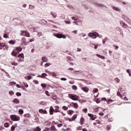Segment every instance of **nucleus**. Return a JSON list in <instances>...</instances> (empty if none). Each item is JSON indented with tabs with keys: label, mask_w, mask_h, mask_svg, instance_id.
Masks as SVG:
<instances>
[{
	"label": "nucleus",
	"mask_w": 131,
	"mask_h": 131,
	"mask_svg": "<svg viewBox=\"0 0 131 131\" xmlns=\"http://www.w3.org/2000/svg\"><path fill=\"white\" fill-rule=\"evenodd\" d=\"M31 78H32V76H28L27 80H30V79H31Z\"/></svg>",
	"instance_id": "6e6d98bb"
},
{
	"label": "nucleus",
	"mask_w": 131,
	"mask_h": 131,
	"mask_svg": "<svg viewBox=\"0 0 131 131\" xmlns=\"http://www.w3.org/2000/svg\"><path fill=\"white\" fill-rule=\"evenodd\" d=\"M40 35H41V32H38L37 34V36L39 37V36H40Z\"/></svg>",
	"instance_id": "8fccbe9b"
},
{
	"label": "nucleus",
	"mask_w": 131,
	"mask_h": 131,
	"mask_svg": "<svg viewBox=\"0 0 131 131\" xmlns=\"http://www.w3.org/2000/svg\"><path fill=\"white\" fill-rule=\"evenodd\" d=\"M54 112H55V113H57L58 112L61 113V111H59V110L57 109V108H55L54 110Z\"/></svg>",
	"instance_id": "c9c22d12"
},
{
	"label": "nucleus",
	"mask_w": 131,
	"mask_h": 131,
	"mask_svg": "<svg viewBox=\"0 0 131 131\" xmlns=\"http://www.w3.org/2000/svg\"><path fill=\"white\" fill-rule=\"evenodd\" d=\"M52 99H53V100H56V99H57V97H56L55 95H53V96H52Z\"/></svg>",
	"instance_id": "e2e57ef3"
},
{
	"label": "nucleus",
	"mask_w": 131,
	"mask_h": 131,
	"mask_svg": "<svg viewBox=\"0 0 131 131\" xmlns=\"http://www.w3.org/2000/svg\"><path fill=\"white\" fill-rule=\"evenodd\" d=\"M18 58H22V59H24V54L20 53L18 55Z\"/></svg>",
	"instance_id": "a211bd4d"
},
{
	"label": "nucleus",
	"mask_w": 131,
	"mask_h": 131,
	"mask_svg": "<svg viewBox=\"0 0 131 131\" xmlns=\"http://www.w3.org/2000/svg\"><path fill=\"white\" fill-rule=\"evenodd\" d=\"M69 97L70 99L73 100V101H77V100H78V96H77L76 95L69 94Z\"/></svg>",
	"instance_id": "f03ea898"
},
{
	"label": "nucleus",
	"mask_w": 131,
	"mask_h": 131,
	"mask_svg": "<svg viewBox=\"0 0 131 131\" xmlns=\"http://www.w3.org/2000/svg\"><path fill=\"white\" fill-rule=\"evenodd\" d=\"M3 37H4V38H7L8 37V34H4V35H3Z\"/></svg>",
	"instance_id": "052dcab7"
},
{
	"label": "nucleus",
	"mask_w": 131,
	"mask_h": 131,
	"mask_svg": "<svg viewBox=\"0 0 131 131\" xmlns=\"http://www.w3.org/2000/svg\"><path fill=\"white\" fill-rule=\"evenodd\" d=\"M97 37H99V38H102V35L99 34V33H98V34L97 35Z\"/></svg>",
	"instance_id": "0e129e2a"
},
{
	"label": "nucleus",
	"mask_w": 131,
	"mask_h": 131,
	"mask_svg": "<svg viewBox=\"0 0 131 131\" xmlns=\"http://www.w3.org/2000/svg\"><path fill=\"white\" fill-rule=\"evenodd\" d=\"M120 23L123 28H127L128 27L127 24H125L123 21H121Z\"/></svg>",
	"instance_id": "423d86ee"
},
{
	"label": "nucleus",
	"mask_w": 131,
	"mask_h": 131,
	"mask_svg": "<svg viewBox=\"0 0 131 131\" xmlns=\"http://www.w3.org/2000/svg\"><path fill=\"white\" fill-rule=\"evenodd\" d=\"M34 82L35 83V84H38V81L36 80H34Z\"/></svg>",
	"instance_id": "69168bd1"
},
{
	"label": "nucleus",
	"mask_w": 131,
	"mask_h": 131,
	"mask_svg": "<svg viewBox=\"0 0 131 131\" xmlns=\"http://www.w3.org/2000/svg\"><path fill=\"white\" fill-rule=\"evenodd\" d=\"M82 91H83V92H85V93H88V92H89V88H88L87 87H84L82 88Z\"/></svg>",
	"instance_id": "4468645a"
},
{
	"label": "nucleus",
	"mask_w": 131,
	"mask_h": 131,
	"mask_svg": "<svg viewBox=\"0 0 131 131\" xmlns=\"http://www.w3.org/2000/svg\"><path fill=\"white\" fill-rule=\"evenodd\" d=\"M126 72L127 73H128L129 76H131V72H130V71H129V70L127 69L126 70Z\"/></svg>",
	"instance_id": "37998d69"
},
{
	"label": "nucleus",
	"mask_w": 131,
	"mask_h": 131,
	"mask_svg": "<svg viewBox=\"0 0 131 131\" xmlns=\"http://www.w3.org/2000/svg\"><path fill=\"white\" fill-rule=\"evenodd\" d=\"M72 88L73 90H74V91H76V90H77V86H76L75 85H73Z\"/></svg>",
	"instance_id": "bb28decb"
},
{
	"label": "nucleus",
	"mask_w": 131,
	"mask_h": 131,
	"mask_svg": "<svg viewBox=\"0 0 131 131\" xmlns=\"http://www.w3.org/2000/svg\"><path fill=\"white\" fill-rule=\"evenodd\" d=\"M50 129V128L46 127L45 129L43 130V131H49Z\"/></svg>",
	"instance_id": "5fc2aeb1"
},
{
	"label": "nucleus",
	"mask_w": 131,
	"mask_h": 131,
	"mask_svg": "<svg viewBox=\"0 0 131 131\" xmlns=\"http://www.w3.org/2000/svg\"><path fill=\"white\" fill-rule=\"evenodd\" d=\"M94 5L96 6V7H99L100 8H106V6L103 4H99L98 3H95Z\"/></svg>",
	"instance_id": "9d476101"
},
{
	"label": "nucleus",
	"mask_w": 131,
	"mask_h": 131,
	"mask_svg": "<svg viewBox=\"0 0 131 131\" xmlns=\"http://www.w3.org/2000/svg\"><path fill=\"white\" fill-rule=\"evenodd\" d=\"M18 113L19 114H23V113H24V111H23V110H19Z\"/></svg>",
	"instance_id": "cd10ccee"
},
{
	"label": "nucleus",
	"mask_w": 131,
	"mask_h": 131,
	"mask_svg": "<svg viewBox=\"0 0 131 131\" xmlns=\"http://www.w3.org/2000/svg\"><path fill=\"white\" fill-rule=\"evenodd\" d=\"M115 81H116V82H117V83H119V82H120V79H119V78H116L114 79Z\"/></svg>",
	"instance_id": "4be33fe9"
},
{
	"label": "nucleus",
	"mask_w": 131,
	"mask_h": 131,
	"mask_svg": "<svg viewBox=\"0 0 131 131\" xmlns=\"http://www.w3.org/2000/svg\"><path fill=\"white\" fill-rule=\"evenodd\" d=\"M12 56H13V57H17V55L15 53L13 52V51L11 53Z\"/></svg>",
	"instance_id": "58836bf2"
},
{
	"label": "nucleus",
	"mask_w": 131,
	"mask_h": 131,
	"mask_svg": "<svg viewBox=\"0 0 131 131\" xmlns=\"http://www.w3.org/2000/svg\"><path fill=\"white\" fill-rule=\"evenodd\" d=\"M62 109L64 110V111H66L67 110H68V107L66 106H62Z\"/></svg>",
	"instance_id": "7c9ffc66"
},
{
	"label": "nucleus",
	"mask_w": 131,
	"mask_h": 131,
	"mask_svg": "<svg viewBox=\"0 0 131 131\" xmlns=\"http://www.w3.org/2000/svg\"><path fill=\"white\" fill-rule=\"evenodd\" d=\"M97 35H98V33L97 32H92V33H89L88 35L92 37V38L95 39L97 38Z\"/></svg>",
	"instance_id": "20e7f679"
},
{
	"label": "nucleus",
	"mask_w": 131,
	"mask_h": 131,
	"mask_svg": "<svg viewBox=\"0 0 131 131\" xmlns=\"http://www.w3.org/2000/svg\"><path fill=\"white\" fill-rule=\"evenodd\" d=\"M20 35L22 36H27V37H30L29 32L27 31H21Z\"/></svg>",
	"instance_id": "f257e3e1"
},
{
	"label": "nucleus",
	"mask_w": 131,
	"mask_h": 131,
	"mask_svg": "<svg viewBox=\"0 0 131 131\" xmlns=\"http://www.w3.org/2000/svg\"><path fill=\"white\" fill-rule=\"evenodd\" d=\"M72 20H74L75 21H77L78 20V17L77 16H73L72 17Z\"/></svg>",
	"instance_id": "5701e85b"
},
{
	"label": "nucleus",
	"mask_w": 131,
	"mask_h": 131,
	"mask_svg": "<svg viewBox=\"0 0 131 131\" xmlns=\"http://www.w3.org/2000/svg\"><path fill=\"white\" fill-rule=\"evenodd\" d=\"M11 64L14 66H17L18 65V63L17 62H11Z\"/></svg>",
	"instance_id": "a18cd8bd"
},
{
	"label": "nucleus",
	"mask_w": 131,
	"mask_h": 131,
	"mask_svg": "<svg viewBox=\"0 0 131 131\" xmlns=\"http://www.w3.org/2000/svg\"><path fill=\"white\" fill-rule=\"evenodd\" d=\"M50 130H53V131H58L57 128H56V127H55V125H52L51 126V127L50 128Z\"/></svg>",
	"instance_id": "f8f14e48"
},
{
	"label": "nucleus",
	"mask_w": 131,
	"mask_h": 131,
	"mask_svg": "<svg viewBox=\"0 0 131 131\" xmlns=\"http://www.w3.org/2000/svg\"><path fill=\"white\" fill-rule=\"evenodd\" d=\"M110 102H111V103H112V102H113V100L112 99H108V101L107 102V104H110Z\"/></svg>",
	"instance_id": "603ef678"
},
{
	"label": "nucleus",
	"mask_w": 131,
	"mask_h": 131,
	"mask_svg": "<svg viewBox=\"0 0 131 131\" xmlns=\"http://www.w3.org/2000/svg\"><path fill=\"white\" fill-rule=\"evenodd\" d=\"M50 65H51V63H50V62L46 63L45 64V68H47V67H49V66H50Z\"/></svg>",
	"instance_id": "a878e982"
},
{
	"label": "nucleus",
	"mask_w": 131,
	"mask_h": 131,
	"mask_svg": "<svg viewBox=\"0 0 131 131\" xmlns=\"http://www.w3.org/2000/svg\"><path fill=\"white\" fill-rule=\"evenodd\" d=\"M113 10H114L115 11H119V8H118V7H113Z\"/></svg>",
	"instance_id": "b1692460"
},
{
	"label": "nucleus",
	"mask_w": 131,
	"mask_h": 131,
	"mask_svg": "<svg viewBox=\"0 0 131 131\" xmlns=\"http://www.w3.org/2000/svg\"><path fill=\"white\" fill-rule=\"evenodd\" d=\"M41 86H42V88H46L47 87V85L45 83H42L41 84Z\"/></svg>",
	"instance_id": "de8ad7c7"
},
{
	"label": "nucleus",
	"mask_w": 131,
	"mask_h": 131,
	"mask_svg": "<svg viewBox=\"0 0 131 131\" xmlns=\"http://www.w3.org/2000/svg\"><path fill=\"white\" fill-rule=\"evenodd\" d=\"M0 47H6V44L4 43H0Z\"/></svg>",
	"instance_id": "864d4df0"
},
{
	"label": "nucleus",
	"mask_w": 131,
	"mask_h": 131,
	"mask_svg": "<svg viewBox=\"0 0 131 131\" xmlns=\"http://www.w3.org/2000/svg\"><path fill=\"white\" fill-rule=\"evenodd\" d=\"M73 113H74V112L72 110H70L68 113V114H70V115H72Z\"/></svg>",
	"instance_id": "72a5a7b5"
},
{
	"label": "nucleus",
	"mask_w": 131,
	"mask_h": 131,
	"mask_svg": "<svg viewBox=\"0 0 131 131\" xmlns=\"http://www.w3.org/2000/svg\"><path fill=\"white\" fill-rule=\"evenodd\" d=\"M10 118L13 121H19L20 120V118L16 116L15 115H12L10 116Z\"/></svg>",
	"instance_id": "7ed1b4c3"
},
{
	"label": "nucleus",
	"mask_w": 131,
	"mask_h": 131,
	"mask_svg": "<svg viewBox=\"0 0 131 131\" xmlns=\"http://www.w3.org/2000/svg\"><path fill=\"white\" fill-rule=\"evenodd\" d=\"M41 130V128L39 127V126H37L36 128L33 129V131H40Z\"/></svg>",
	"instance_id": "aec40b11"
},
{
	"label": "nucleus",
	"mask_w": 131,
	"mask_h": 131,
	"mask_svg": "<svg viewBox=\"0 0 131 131\" xmlns=\"http://www.w3.org/2000/svg\"><path fill=\"white\" fill-rule=\"evenodd\" d=\"M66 24H70V21H64Z\"/></svg>",
	"instance_id": "338daca9"
},
{
	"label": "nucleus",
	"mask_w": 131,
	"mask_h": 131,
	"mask_svg": "<svg viewBox=\"0 0 131 131\" xmlns=\"http://www.w3.org/2000/svg\"><path fill=\"white\" fill-rule=\"evenodd\" d=\"M82 112H84V113H88V108L83 109Z\"/></svg>",
	"instance_id": "c03bdc74"
},
{
	"label": "nucleus",
	"mask_w": 131,
	"mask_h": 131,
	"mask_svg": "<svg viewBox=\"0 0 131 131\" xmlns=\"http://www.w3.org/2000/svg\"><path fill=\"white\" fill-rule=\"evenodd\" d=\"M61 80H62L63 81H66V80H67V79L66 78H61Z\"/></svg>",
	"instance_id": "bf43d9fd"
},
{
	"label": "nucleus",
	"mask_w": 131,
	"mask_h": 131,
	"mask_svg": "<svg viewBox=\"0 0 131 131\" xmlns=\"http://www.w3.org/2000/svg\"><path fill=\"white\" fill-rule=\"evenodd\" d=\"M9 94L10 95V96H14L15 93H14L13 91H10L9 92Z\"/></svg>",
	"instance_id": "393cba45"
},
{
	"label": "nucleus",
	"mask_w": 131,
	"mask_h": 131,
	"mask_svg": "<svg viewBox=\"0 0 131 131\" xmlns=\"http://www.w3.org/2000/svg\"><path fill=\"white\" fill-rule=\"evenodd\" d=\"M48 76V74H47L46 73H42V77H46Z\"/></svg>",
	"instance_id": "49530a36"
},
{
	"label": "nucleus",
	"mask_w": 131,
	"mask_h": 131,
	"mask_svg": "<svg viewBox=\"0 0 131 131\" xmlns=\"http://www.w3.org/2000/svg\"><path fill=\"white\" fill-rule=\"evenodd\" d=\"M16 96H17V97H20V96H21L22 94L20 92H17L16 93Z\"/></svg>",
	"instance_id": "79ce46f5"
},
{
	"label": "nucleus",
	"mask_w": 131,
	"mask_h": 131,
	"mask_svg": "<svg viewBox=\"0 0 131 131\" xmlns=\"http://www.w3.org/2000/svg\"><path fill=\"white\" fill-rule=\"evenodd\" d=\"M10 85H12L13 86V85H16V82H11L10 83Z\"/></svg>",
	"instance_id": "e433bc0d"
},
{
	"label": "nucleus",
	"mask_w": 131,
	"mask_h": 131,
	"mask_svg": "<svg viewBox=\"0 0 131 131\" xmlns=\"http://www.w3.org/2000/svg\"><path fill=\"white\" fill-rule=\"evenodd\" d=\"M55 111V110L54 109V107H53V106H50V111H49V113L50 114V115H53V114H54V112Z\"/></svg>",
	"instance_id": "6e6552de"
},
{
	"label": "nucleus",
	"mask_w": 131,
	"mask_h": 131,
	"mask_svg": "<svg viewBox=\"0 0 131 131\" xmlns=\"http://www.w3.org/2000/svg\"><path fill=\"white\" fill-rule=\"evenodd\" d=\"M55 36L57 38H63L64 39L66 38V36L62 34H56Z\"/></svg>",
	"instance_id": "39448f33"
},
{
	"label": "nucleus",
	"mask_w": 131,
	"mask_h": 131,
	"mask_svg": "<svg viewBox=\"0 0 131 131\" xmlns=\"http://www.w3.org/2000/svg\"><path fill=\"white\" fill-rule=\"evenodd\" d=\"M117 96H118L119 97H120L121 98H122L123 97L122 95H121V93H120V92H117Z\"/></svg>",
	"instance_id": "473e14b6"
},
{
	"label": "nucleus",
	"mask_w": 131,
	"mask_h": 131,
	"mask_svg": "<svg viewBox=\"0 0 131 131\" xmlns=\"http://www.w3.org/2000/svg\"><path fill=\"white\" fill-rule=\"evenodd\" d=\"M99 90H98V89L97 88H95L93 89V92L94 93H98Z\"/></svg>",
	"instance_id": "ea45409f"
},
{
	"label": "nucleus",
	"mask_w": 131,
	"mask_h": 131,
	"mask_svg": "<svg viewBox=\"0 0 131 131\" xmlns=\"http://www.w3.org/2000/svg\"><path fill=\"white\" fill-rule=\"evenodd\" d=\"M12 52L13 53H15L16 55H18V54H19V52L16 49L13 50Z\"/></svg>",
	"instance_id": "f704fd0d"
},
{
	"label": "nucleus",
	"mask_w": 131,
	"mask_h": 131,
	"mask_svg": "<svg viewBox=\"0 0 131 131\" xmlns=\"http://www.w3.org/2000/svg\"><path fill=\"white\" fill-rule=\"evenodd\" d=\"M15 128H16V127H15L14 125H12L11 128V129L12 131H14V130H15Z\"/></svg>",
	"instance_id": "a19ab883"
},
{
	"label": "nucleus",
	"mask_w": 131,
	"mask_h": 131,
	"mask_svg": "<svg viewBox=\"0 0 131 131\" xmlns=\"http://www.w3.org/2000/svg\"><path fill=\"white\" fill-rule=\"evenodd\" d=\"M13 103H15V104H19L20 103V100L17 98H15L13 100Z\"/></svg>",
	"instance_id": "ddd939ff"
},
{
	"label": "nucleus",
	"mask_w": 131,
	"mask_h": 131,
	"mask_svg": "<svg viewBox=\"0 0 131 131\" xmlns=\"http://www.w3.org/2000/svg\"><path fill=\"white\" fill-rule=\"evenodd\" d=\"M15 50H16V51L19 53V52H21V51H22V47H17Z\"/></svg>",
	"instance_id": "dca6fc26"
},
{
	"label": "nucleus",
	"mask_w": 131,
	"mask_h": 131,
	"mask_svg": "<svg viewBox=\"0 0 131 131\" xmlns=\"http://www.w3.org/2000/svg\"><path fill=\"white\" fill-rule=\"evenodd\" d=\"M51 15L53 16V18H56L57 17V13L54 12H51Z\"/></svg>",
	"instance_id": "412c9836"
},
{
	"label": "nucleus",
	"mask_w": 131,
	"mask_h": 131,
	"mask_svg": "<svg viewBox=\"0 0 131 131\" xmlns=\"http://www.w3.org/2000/svg\"><path fill=\"white\" fill-rule=\"evenodd\" d=\"M9 43L10 45H15V42L13 40H11L9 41Z\"/></svg>",
	"instance_id": "4c0bfd02"
},
{
	"label": "nucleus",
	"mask_w": 131,
	"mask_h": 131,
	"mask_svg": "<svg viewBox=\"0 0 131 131\" xmlns=\"http://www.w3.org/2000/svg\"><path fill=\"white\" fill-rule=\"evenodd\" d=\"M45 94H46V95H47V96H48V97H50L51 95H50V94H49V91H46V92H45Z\"/></svg>",
	"instance_id": "09e8293b"
},
{
	"label": "nucleus",
	"mask_w": 131,
	"mask_h": 131,
	"mask_svg": "<svg viewBox=\"0 0 131 131\" xmlns=\"http://www.w3.org/2000/svg\"><path fill=\"white\" fill-rule=\"evenodd\" d=\"M4 126H5V127H8L9 126V123H5L4 124Z\"/></svg>",
	"instance_id": "3c124183"
},
{
	"label": "nucleus",
	"mask_w": 131,
	"mask_h": 131,
	"mask_svg": "<svg viewBox=\"0 0 131 131\" xmlns=\"http://www.w3.org/2000/svg\"><path fill=\"white\" fill-rule=\"evenodd\" d=\"M42 61L43 62H48L49 59H48V58L46 56H43L41 58Z\"/></svg>",
	"instance_id": "9b49d317"
},
{
	"label": "nucleus",
	"mask_w": 131,
	"mask_h": 131,
	"mask_svg": "<svg viewBox=\"0 0 131 131\" xmlns=\"http://www.w3.org/2000/svg\"><path fill=\"white\" fill-rule=\"evenodd\" d=\"M22 40H23V42H24V43H25V41H26V39L25 37H23L22 38Z\"/></svg>",
	"instance_id": "13d9d810"
},
{
	"label": "nucleus",
	"mask_w": 131,
	"mask_h": 131,
	"mask_svg": "<svg viewBox=\"0 0 131 131\" xmlns=\"http://www.w3.org/2000/svg\"><path fill=\"white\" fill-rule=\"evenodd\" d=\"M83 123H84V118H83V117H81L80 119V124L82 125Z\"/></svg>",
	"instance_id": "f3484780"
},
{
	"label": "nucleus",
	"mask_w": 131,
	"mask_h": 131,
	"mask_svg": "<svg viewBox=\"0 0 131 131\" xmlns=\"http://www.w3.org/2000/svg\"><path fill=\"white\" fill-rule=\"evenodd\" d=\"M39 113H42V114H43V110H42V109H40V110H39Z\"/></svg>",
	"instance_id": "4d7b16f0"
},
{
	"label": "nucleus",
	"mask_w": 131,
	"mask_h": 131,
	"mask_svg": "<svg viewBox=\"0 0 131 131\" xmlns=\"http://www.w3.org/2000/svg\"><path fill=\"white\" fill-rule=\"evenodd\" d=\"M26 117H30V115L29 114H26L25 115Z\"/></svg>",
	"instance_id": "680f3d73"
},
{
	"label": "nucleus",
	"mask_w": 131,
	"mask_h": 131,
	"mask_svg": "<svg viewBox=\"0 0 131 131\" xmlns=\"http://www.w3.org/2000/svg\"><path fill=\"white\" fill-rule=\"evenodd\" d=\"M80 80H82V81H83V82H85V83H86V84H91V82L90 81H86V80H84V79H80Z\"/></svg>",
	"instance_id": "2eb2a0df"
},
{
	"label": "nucleus",
	"mask_w": 131,
	"mask_h": 131,
	"mask_svg": "<svg viewBox=\"0 0 131 131\" xmlns=\"http://www.w3.org/2000/svg\"><path fill=\"white\" fill-rule=\"evenodd\" d=\"M39 24H42V25H47L48 24V22L45 19H41L39 21Z\"/></svg>",
	"instance_id": "1a4fd4ad"
},
{
	"label": "nucleus",
	"mask_w": 131,
	"mask_h": 131,
	"mask_svg": "<svg viewBox=\"0 0 131 131\" xmlns=\"http://www.w3.org/2000/svg\"><path fill=\"white\" fill-rule=\"evenodd\" d=\"M82 127H81V126H79L76 127V129L77 130H81Z\"/></svg>",
	"instance_id": "c756f323"
},
{
	"label": "nucleus",
	"mask_w": 131,
	"mask_h": 131,
	"mask_svg": "<svg viewBox=\"0 0 131 131\" xmlns=\"http://www.w3.org/2000/svg\"><path fill=\"white\" fill-rule=\"evenodd\" d=\"M82 131H88V129H86V128H83L82 129Z\"/></svg>",
	"instance_id": "774afa93"
},
{
	"label": "nucleus",
	"mask_w": 131,
	"mask_h": 131,
	"mask_svg": "<svg viewBox=\"0 0 131 131\" xmlns=\"http://www.w3.org/2000/svg\"><path fill=\"white\" fill-rule=\"evenodd\" d=\"M88 116H89V117H90L91 120H95V119H96L97 118V117H96V116L94 115L93 114H88Z\"/></svg>",
	"instance_id": "0eeeda50"
},
{
	"label": "nucleus",
	"mask_w": 131,
	"mask_h": 131,
	"mask_svg": "<svg viewBox=\"0 0 131 131\" xmlns=\"http://www.w3.org/2000/svg\"><path fill=\"white\" fill-rule=\"evenodd\" d=\"M73 120H75L77 118V115L75 114L72 117Z\"/></svg>",
	"instance_id": "c85d7f7f"
},
{
	"label": "nucleus",
	"mask_w": 131,
	"mask_h": 131,
	"mask_svg": "<svg viewBox=\"0 0 131 131\" xmlns=\"http://www.w3.org/2000/svg\"><path fill=\"white\" fill-rule=\"evenodd\" d=\"M72 104H73L74 107L75 108V109H77V108H78V105L77 103L72 102Z\"/></svg>",
	"instance_id": "6ab92c4d"
},
{
	"label": "nucleus",
	"mask_w": 131,
	"mask_h": 131,
	"mask_svg": "<svg viewBox=\"0 0 131 131\" xmlns=\"http://www.w3.org/2000/svg\"><path fill=\"white\" fill-rule=\"evenodd\" d=\"M29 9L30 10H32L33 9H34V7L33 6V5H29Z\"/></svg>",
	"instance_id": "2f4dec72"
}]
</instances>
